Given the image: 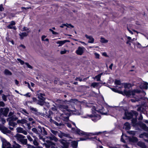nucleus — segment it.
I'll return each instance as SVG.
<instances>
[{
  "label": "nucleus",
  "instance_id": "obj_56",
  "mask_svg": "<svg viewBox=\"0 0 148 148\" xmlns=\"http://www.w3.org/2000/svg\"><path fill=\"white\" fill-rule=\"evenodd\" d=\"M4 10V8L3 7V5L2 4L0 5V11H3Z\"/></svg>",
  "mask_w": 148,
  "mask_h": 148
},
{
  "label": "nucleus",
  "instance_id": "obj_49",
  "mask_svg": "<svg viewBox=\"0 0 148 148\" xmlns=\"http://www.w3.org/2000/svg\"><path fill=\"white\" fill-rule=\"evenodd\" d=\"M8 97V95H5L4 94H2V97L3 99V100L6 101H7V97Z\"/></svg>",
  "mask_w": 148,
  "mask_h": 148
},
{
  "label": "nucleus",
  "instance_id": "obj_18",
  "mask_svg": "<svg viewBox=\"0 0 148 148\" xmlns=\"http://www.w3.org/2000/svg\"><path fill=\"white\" fill-rule=\"evenodd\" d=\"M2 147V148H11L10 144L5 140L3 142Z\"/></svg>",
  "mask_w": 148,
  "mask_h": 148
},
{
  "label": "nucleus",
  "instance_id": "obj_55",
  "mask_svg": "<svg viewBox=\"0 0 148 148\" xmlns=\"http://www.w3.org/2000/svg\"><path fill=\"white\" fill-rule=\"evenodd\" d=\"M92 140L96 141H99L101 142L99 140V138H98L97 136H95L94 138H92Z\"/></svg>",
  "mask_w": 148,
  "mask_h": 148
},
{
  "label": "nucleus",
  "instance_id": "obj_50",
  "mask_svg": "<svg viewBox=\"0 0 148 148\" xmlns=\"http://www.w3.org/2000/svg\"><path fill=\"white\" fill-rule=\"evenodd\" d=\"M21 31L22 32H23L24 31H26L27 32V31H30L29 30V29L26 27H24L22 29H21Z\"/></svg>",
  "mask_w": 148,
  "mask_h": 148
},
{
  "label": "nucleus",
  "instance_id": "obj_38",
  "mask_svg": "<svg viewBox=\"0 0 148 148\" xmlns=\"http://www.w3.org/2000/svg\"><path fill=\"white\" fill-rule=\"evenodd\" d=\"M132 95L134 96L135 95L136 93H139L141 92V90L138 89H134L132 90Z\"/></svg>",
  "mask_w": 148,
  "mask_h": 148
},
{
  "label": "nucleus",
  "instance_id": "obj_64",
  "mask_svg": "<svg viewBox=\"0 0 148 148\" xmlns=\"http://www.w3.org/2000/svg\"><path fill=\"white\" fill-rule=\"evenodd\" d=\"M33 119L31 117L29 118L28 119V120L29 121H32V123L34 124L35 123V122L34 121H33Z\"/></svg>",
  "mask_w": 148,
  "mask_h": 148
},
{
  "label": "nucleus",
  "instance_id": "obj_7",
  "mask_svg": "<svg viewBox=\"0 0 148 148\" xmlns=\"http://www.w3.org/2000/svg\"><path fill=\"white\" fill-rule=\"evenodd\" d=\"M50 131L53 134H51V136L49 137L48 138L51 140H54L56 142L58 141V139L55 136L58 135L59 131L52 129H51Z\"/></svg>",
  "mask_w": 148,
  "mask_h": 148
},
{
  "label": "nucleus",
  "instance_id": "obj_59",
  "mask_svg": "<svg viewBox=\"0 0 148 148\" xmlns=\"http://www.w3.org/2000/svg\"><path fill=\"white\" fill-rule=\"evenodd\" d=\"M68 24L67 23H66V24H63L62 25H60V27L61 28H63L64 27V26H66L67 27H69L68 26Z\"/></svg>",
  "mask_w": 148,
  "mask_h": 148
},
{
  "label": "nucleus",
  "instance_id": "obj_34",
  "mask_svg": "<svg viewBox=\"0 0 148 148\" xmlns=\"http://www.w3.org/2000/svg\"><path fill=\"white\" fill-rule=\"evenodd\" d=\"M129 141L130 142H136L138 141V139L137 138L135 137H132L129 138Z\"/></svg>",
  "mask_w": 148,
  "mask_h": 148
},
{
  "label": "nucleus",
  "instance_id": "obj_46",
  "mask_svg": "<svg viewBox=\"0 0 148 148\" xmlns=\"http://www.w3.org/2000/svg\"><path fill=\"white\" fill-rule=\"evenodd\" d=\"M140 98H134L131 99V101L132 102H135L136 101H140Z\"/></svg>",
  "mask_w": 148,
  "mask_h": 148
},
{
  "label": "nucleus",
  "instance_id": "obj_11",
  "mask_svg": "<svg viewBox=\"0 0 148 148\" xmlns=\"http://www.w3.org/2000/svg\"><path fill=\"white\" fill-rule=\"evenodd\" d=\"M0 130L4 134H10L11 132L8 128L2 125H0Z\"/></svg>",
  "mask_w": 148,
  "mask_h": 148
},
{
  "label": "nucleus",
  "instance_id": "obj_36",
  "mask_svg": "<svg viewBox=\"0 0 148 148\" xmlns=\"http://www.w3.org/2000/svg\"><path fill=\"white\" fill-rule=\"evenodd\" d=\"M4 73L6 75H12V72L7 69H5V70Z\"/></svg>",
  "mask_w": 148,
  "mask_h": 148
},
{
  "label": "nucleus",
  "instance_id": "obj_32",
  "mask_svg": "<svg viewBox=\"0 0 148 148\" xmlns=\"http://www.w3.org/2000/svg\"><path fill=\"white\" fill-rule=\"evenodd\" d=\"M58 135L60 138H62L63 136H66V134L60 131H59Z\"/></svg>",
  "mask_w": 148,
  "mask_h": 148
},
{
  "label": "nucleus",
  "instance_id": "obj_61",
  "mask_svg": "<svg viewBox=\"0 0 148 148\" xmlns=\"http://www.w3.org/2000/svg\"><path fill=\"white\" fill-rule=\"evenodd\" d=\"M0 121H1L3 124L5 123L6 121L5 119L3 118H1L0 119Z\"/></svg>",
  "mask_w": 148,
  "mask_h": 148
},
{
  "label": "nucleus",
  "instance_id": "obj_43",
  "mask_svg": "<svg viewBox=\"0 0 148 148\" xmlns=\"http://www.w3.org/2000/svg\"><path fill=\"white\" fill-rule=\"evenodd\" d=\"M99 83L97 82H93L91 84V86L93 87V88H95L96 87L98 86V85Z\"/></svg>",
  "mask_w": 148,
  "mask_h": 148
},
{
  "label": "nucleus",
  "instance_id": "obj_14",
  "mask_svg": "<svg viewBox=\"0 0 148 148\" xmlns=\"http://www.w3.org/2000/svg\"><path fill=\"white\" fill-rule=\"evenodd\" d=\"M16 24V22L14 21H12L10 22V24L7 26V27L8 29H13L15 30L16 29V28L15 26H14Z\"/></svg>",
  "mask_w": 148,
  "mask_h": 148
},
{
  "label": "nucleus",
  "instance_id": "obj_26",
  "mask_svg": "<svg viewBox=\"0 0 148 148\" xmlns=\"http://www.w3.org/2000/svg\"><path fill=\"white\" fill-rule=\"evenodd\" d=\"M138 115V113H136V114L134 116V118H133L132 120V122L134 124H136V123Z\"/></svg>",
  "mask_w": 148,
  "mask_h": 148
},
{
  "label": "nucleus",
  "instance_id": "obj_54",
  "mask_svg": "<svg viewBox=\"0 0 148 148\" xmlns=\"http://www.w3.org/2000/svg\"><path fill=\"white\" fill-rule=\"evenodd\" d=\"M17 60L21 65H23L25 63L20 58L17 59Z\"/></svg>",
  "mask_w": 148,
  "mask_h": 148
},
{
  "label": "nucleus",
  "instance_id": "obj_52",
  "mask_svg": "<svg viewBox=\"0 0 148 148\" xmlns=\"http://www.w3.org/2000/svg\"><path fill=\"white\" fill-rule=\"evenodd\" d=\"M55 119L56 121H57L58 122H62L61 119L60 117H57L55 118Z\"/></svg>",
  "mask_w": 148,
  "mask_h": 148
},
{
  "label": "nucleus",
  "instance_id": "obj_19",
  "mask_svg": "<svg viewBox=\"0 0 148 148\" xmlns=\"http://www.w3.org/2000/svg\"><path fill=\"white\" fill-rule=\"evenodd\" d=\"M30 32V31H27L26 32H20L19 34V36H20V39H23L25 37H26L28 35L29 33Z\"/></svg>",
  "mask_w": 148,
  "mask_h": 148
},
{
  "label": "nucleus",
  "instance_id": "obj_45",
  "mask_svg": "<svg viewBox=\"0 0 148 148\" xmlns=\"http://www.w3.org/2000/svg\"><path fill=\"white\" fill-rule=\"evenodd\" d=\"M69 101L71 103H75L78 102V100L76 99H71Z\"/></svg>",
  "mask_w": 148,
  "mask_h": 148
},
{
  "label": "nucleus",
  "instance_id": "obj_63",
  "mask_svg": "<svg viewBox=\"0 0 148 148\" xmlns=\"http://www.w3.org/2000/svg\"><path fill=\"white\" fill-rule=\"evenodd\" d=\"M5 104L2 101H0V106L4 107L5 106Z\"/></svg>",
  "mask_w": 148,
  "mask_h": 148
},
{
  "label": "nucleus",
  "instance_id": "obj_17",
  "mask_svg": "<svg viewBox=\"0 0 148 148\" xmlns=\"http://www.w3.org/2000/svg\"><path fill=\"white\" fill-rule=\"evenodd\" d=\"M106 110L105 111V109L104 107L101 106V108L99 109L98 110H97L98 113H100L102 115H106L107 113V109L106 108Z\"/></svg>",
  "mask_w": 148,
  "mask_h": 148
},
{
  "label": "nucleus",
  "instance_id": "obj_62",
  "mask_svg": "<svg viewBox=\"0 0 148 148\" xmlns=\"http://www.w3.org/2000/svg\"><path fill=\"white\" fill-rule=\"evenodd\" d=\"M87 139H88V138L86 137L81 138H80V141H84L86 140Z\"/></svg>",
  "mask_w": 148,
  "mask_h": 148
},
{
  "label": "nucleus",
  "instance_id": "obj_9",
  "mask_svg": "<svg viewBox=\"0 0 148 148\" xmlns=\"http://www.w3.org/2000/svg\"><path fill=\"white\" fill-rule=\"evenodd\" d=\"M60 145L62 148H68L69 145V143L67 141L62 139L59 140Z\"/></svg>",
  "mask_w": 148,
  "mask_h": 148
},
{
  "label": "nucleus",
  "instance_id": "obj_57",
  "mask_svg": "<svg viewBox=\"0 0 148 148\" xmlns=\"http://www.w3.org/2000/svg\"><path fill=\"white\" fill-rule=\"evenodd\" d=\"M27 137L28 140L30 142L33 141V140L32 138L31 137V136H29L28 135L27 136Z\"/></svg>",
  "mask_w": 148,
  "mask_h": 148
},
{
  "label": "nucleus",
  "instance_id": "obj_8",
  "mask_svg": "<svg viewBox=\"0 0 148 148\" xmlns=\"http://www.w3.org/2000/svg\"><path fill=\"white\" fill-rule=\"evenodd\" d=\"M86 116L91 118L92 120L94 122H96L101 119V116L100 115L95 114L91 115L87 114Z\"/></svg>",
  "mask_w": 148,
  "mask_h": 148
},
{
  "label": "nucleus",
  "instance_id": "obj_40",
  "mask_svg": "<svg viewBox=\"0 0 148 148\" xmlns=\"http://www.w3.org/2000/svg\"><path fill=\"white\" fill-rule=\"evenodd\" d=\"M45 113L47 116L49 118L51 117V115H52L53 114L52 112L50 110H49V111H48V112H47V111H46L45 112Z\"/></svg>",
  "mask_w": 148,
  "mask_h": 148
},
{
  "label": "nucleus",
  "instance_id": "obj_6",
  "mask_svg": "<svg viewBox=\"0 0 148 148\" xmlns=\"http://www.w3.org/2000/svg\"><path fill=\"white\" fill-rule=\"evenodd\" d=\"M137 112L136 111L131 110L130 112H125V117H123V119H130L132 118Z\"/></svg>",
  "mask_w": 148,
  "mask_h": 148
},
{
  "label": "nucleus",
  "instance_id": "obj_25",
  "mask_svg": "<svg viewBox=\"0 0 148 148\" xmlns=\"http://www.w3.org/2000/svg\"><path fill=\"white\" fill-rule=\"evenodd\" d=\"M46 147L47 148H55V143L50 141L47 144Z\"/></svg>",
  "mask_w": 148,
  "mask_h": 148
},
{
  "label": "nucleus",
  "instance_id": "obj_29",
  "mask_svg": "<svg viewBox=\"0 0 148 148\" xmlns=\"http://www.w3.org/2000/svg\"><path fill=\"white\" fill-rule=\"evenodd\" d=\"M124 127L125 130H129L131 127L130 124L128 122H126L124 125Z\"/></svg>",
  "mask_w": 148,
  "mask_h": 148
},
{
  "label": "nucleus",
  "instance_id": "obj_33",
  "mask_svg": "<svg viewBox=\"0 0 148 148\" xmlns=\"http://www.w3.org/2000/svg\"><path fill=\"white\" fill-rule=\"evenodd\" d=\"M103 74L102 73H100L97 75L96 76L94 77V79H96L97 81H100L101 80V77Z\"/></svg>",
  "mask_w": 148,
  "mask_h": 148
},
{
  "label": "nucleus",
  "instance_id": "obj_41",
  "mask_svg": "<svg viewBox=\"0 0 148 148\" xmlns=\"http://www.w3.org/2000/svg\"><path fill=\"white\" fill-rule=\"evenodd\" d=\"M141 127L145 131H147L148 130V127L146 126L145 124L143 123L141 125Z\"/></svg>",
  "mask_w": 148,
  "mask_h": 148
},
{
  "label": "nucleus",
  "instance_id": "obj_4",
  "mask_svg": "<svg viewBox=\"0 0 148 148\" xmlns=\"http://www.w3.org/2000/svg\"><path fill=\"white\" fill-rule=\"evenodd\" d=\"M140 101L142 99L141 106L138 107L137 109V110L138 111L143 112L144 111L145 109L143 106L145 107L147 105V103H148V98L146 97H140Z\"/></svg>",
  "mask_w": 148,
  "mask_h": 148
},
{
  "label": "nucleus",
  "instance_id": "obj_23",
  "mask_svg": "<svg viewBox=\"0 0 148 148\" xmlns=\"http://www.w3.org/2000/svg\"><path fill=\"white\" fill-rule=\"evenodd\" d=\"M15 136L16 139L20 142L25 137L24 136L19 134H16Z\"/></svg>",
  "mask_w": 148,
  "mask_h": 148
},
{
  "label": "nucleus",
  "instance_id": "obj_42",
  "mask_svg": "<svg viewBox=\"0 0 148 148\" xmlns=\"http://www.w3.org/2000/svg\"><path fill=\"white\" fill-rule=\"evenodd\" d=\"M99 109H97L94 106H93L92 108V113L93 114H96V112H97V110H98Z\"/></svg>",
  "mask_w": 148,
  "mask_h": 148
},
{
  "label": "nucleus",
  "instance_id": "obj_21",
  "mask_svg": "<svg viewBox=\"0 0 148 148\" xmlns=\"http://www.w3.org/2000/svg\"><path fill=\"white\" fill-rule=\"evenodd\" d=\"M27 120L25 119H22L21 120H18L17 121V123L18 124H21V126L25 127L24 124L26 123Z\"/></svg>",
  "mask_w": 148,
  "mask_h": 148
},
{
  "label": "nucleus",
  "instance_id": "obj_15",
  "mask_svg": "<svg viewBox=\"0 0 148 148\" xmlns=\"http://www.w3.org/2000/svg\"><path fill=\"white\" fill-rule=\"evenodd\" d=\"M85 49V48L84 47H79L76 51V53L78 55L80 56L82 55L84 53Z\"/></svg>",
  "mask_w": 148,
  "mask_h": 148
},
{
  "label": "nucleus",
  "instance_id": "obj_47",
  "mask_svg": "<svg viewBox=\"0 0 148 148\" xmlns=\"http://www.w3.org/2000/svg\"><path fill=\"white\" fill-rule=\"evenodd\" d=\"M23 130V129L21 127H18L16 128L17 131L18 133H21Z\"/></svg>",
  "mask_w": 148,
  "mask_h": 148
},
{
  "label": "nucleus",
  "instance_id": "obj_53",
  "mask_svg": "<svg viewBox=\"0 0 148 148\" xmlns=\"http://www.w3.org/2000/svg\"><path fill=\"white\" fill-rule=\"evenodd\" d=\"M115 84L118 85H121V82L119 80H116L114 82Z\"/></svg>",
  "mask_w": 148,
  "mask_h": 148
},
{
  "label": "nucleus",
  "instance_id": "obj_24",
  "mask_svg": "<svg viewBox=\"0 0 148 148\" xmlns=\"http://www.w3.org/2000/svg\"><path fill=\"white\" fill-rule=\"evenodd\" d=\"M1 109L2 110L3 115L4 116L7 117L9 111V109L8 108H1Z\"/></svg>",
  "mask_w": 148,
  "mask_h": 148
},
{
  "label": "nucleus",
  "instance_id": "obj_48",
  "mask_svg": "<svg viewBox=\"0 0 148 148\" xmlns=\"http://www.w3.org/2000/svg\"><path fill=\"white\" fill-rule=\"evenodd\" d=\"M23 145H26L27 144V140L26 139H24V138L20 142Z\"/></svg>",
  "mask_w": 148,
  "mask_h": 148
},
{
  "label": "nucleus",
  "instance_id": "obj_10",
  "mask_svg": "<svg viewBox=\"0 0 148 148\" xmlns=\"http://www.w3.org/2000/svg\"><path fill=\"white\" fill-rule=\"evenodd\" d=\"M69 115L70 114L69 112H65L61 114L60 117L63 121H67L69 119Z\"/></svg>",
  "mask_w": 148,
  "mask_h": 148
},
{
  "label": "nucleus",
  "instance_id": "obj_20",
  "mask_svg": "<svg viewBox=\"0 0 148 148\" xmlns=\"http://www.w3.org/2000/svg\"><path fill=\"white\" fill-rule=\"evenodd\" d=\"M148 83L146 82H144L143 83H142L140 85V88L142 89H147L148 88Z\"/></svg>",
  "mask_w": 148,
  "mask_h": 148
},
{
  "label": "nucleus",
  "instance_id": "obj_35",
  "mask_svg": "<svg viewBox=\"0 0 148 148\" xmlns=\"http://www.w3.org/2000/svg\"><path fill=\"white\" fill-rule=\"evenodd\" d=\"M13 143L14 144L11 148H21V146L18 144H17L15 141H14Z\"/></svg>",
  "mask_w": 148,
  "mask_h": 148
},
{
  "label": "nucleus",
  "instance_id": "obj_30",
  "mask_svg": "<svg viewBox=\"0 0 148 148\" xmlns=\"http://www.w3.org/2000/svg\"><path fill=\"white\" fill-rule=\"evenodd\" d=\"M69 42V41L67 40H65L64 41H57V43L59 44V45L58 46V47L62 46V45L64 44L65 42Z\"/></svg>",
  "mask_w": 148,
  "mask_h": 148
},
{
  "label": "nucleus",
  "instance_id": "obj_16",
  "mask_svg": "<svg viewBox=\"0 0 148 148\" xmlns=\"http://www.w3.org/2000/svg\"><path fill=\"white\" fill-rule=\"evenodd\" d=\"M59 109L63 112H67L68 110V107L67 105L60 104L58 106Z\"/></svg>",
  "mask_w": 148,
  "mask_h": 148
},
{
  "label": "nucleus",
  "instance_id": "obj_13",
  "mask_svg": "<svg viewBox=\"0 0 148 148\" xmlns=\"http://www.w3.org/2000/svg\"><path fill=\"white\" fill-rule=\"evenodd\" d=\"M50 121L51 123L54 124L56 126L58 127H63L64 125V124L62 122H58L55 121L51 119H50Z\"/></svg>",
  "mask_w": 148,
  "mask_h": 148
},
{
  "label": "nucleus",
  "instance_id": "obj_58",
  "mask_svg": "<svg viewBox=\"0 0 148 148\" xmlns=\"http://www.w3.org/2000/svg\"><path fill=\"white\" fill-rule=\"evenodd\" d=\"M25 64L27 65V67L29 68L32 69V67L30 65L29 63L27 62H25Z\"/></svg>",
  "mask_w": 148,
  "mask_h": 148
},
{
  "label": "nucleus",
  "instance_id": "obj_22",
  "mask_svg": "<svg viewBox=\"0 0 148 148\" xmlns=\"http://www.w3.org/2000/svg\"><path fill=\"white\" fill-rule=\"evenodd\" d=\"M85 36L86 38L89 39L88 43H92L94 42V39L92 36H89L87 34H86Z\"/></svg>",
  "mask_w": 148,
  "mask_h": 148
},
{
  "label": "nucleus",
  "instance_id": "obj_12",
  "mask_svg": "<svg viewBox=\"0 0 148 148\" xmlns=\"http://www.w3.org/2000/svg\"><path fill=\"white\" fill-rule=\"evenodd\" d=\"M29 109L31 112L35 115L38 116L40 115L41 113L38 112V110L37 108L30 106L29 107Z\"/></svg>",
  "mask_w": 148,
  "mask_h": 148
},
{
  "label": "nucleus",
  "instance_id": "obj_44",
  "mask_svg": "<svg viewBox=\"0 0 148 148\" xmlns=\"http://www.w3.org/2000/svg\"><path fill=\"white\" fill-rule=\"evenodd\" d=\"M100 41L102 43H106L108 41V40H106L105 38L102 37L101 38Z\"/></svg>",
  "mask_w": 148,
  "mask_h": 148
},
{
  "label": "nucleus",
  "instance_id": "obj_39",
  "mask_svg": "<svg viewBox=\"0 0 148 148\" xmlns=\"http://www.w3.org/2000/svg\"><path fill=\"white\" fill-rule=\"evenodd\" d=\"M20 112H21L22 114L27 115L29 114V113L26 111V110L25 109H22L20 110Z\"/></svg>",
  "mask_w": 148,
  "mask_h": 148
},
{
  "label": "nucleus",
  "instance_id": "obj_1",
  "mask_svg": "<svg viewBox=\"0 0 148 148\" xmlns=\"http://www.w3.org/2000/svg\"><path fill=\"white\" fill-rule=\"evenodd\" d=\"M66 124L68 127L70 128H71L72 130L77 134L80 136L85 135L87 136H88L90 135L89 133L84 132L80 130L79 129L77 128V129H75V128L71 127V125L69 123H66Z\"/></svg>",
  "mask_w": 148,
  "mask_h": 148
},
{
  "label": "nucleus",
  "instance_id": "obj_28",
  "mask_svg": "<svg viewBox=\"0 0 148 148\" xmlns=\"http://www.w3.org/2000/svg\"><path fill=\"white\" fill-rule=\"evenodd\" d=\"M78 146V142L76 141L73 140L71 142V146L73 148H77Z\"/></svg>",
  "mask_w": 148,
  "mask_h": 148
},
{
  "label": "nucleus",
  "instance_id": "obj_5",
  "mask_svg": "<svg viewBox=\"0 0 148 148\" xmlns=\"http://www.w3.org/2000/svg\"><path fill=\"white\" fill-rule=\"evenodd\" d=\"M18 119V118L15 116H12L7 118V121L8 122L9 125L13 127H15L17 125V123L14 122Z\"/></svg>",
  "mask_w": 148,
  "mask_h": 148
},
{
  "label": "nucleus",
  "instance_id": "obj_2",
  "mask_svg": "<svg viewBox=\"0 0 148 148\" xmlns=\"http://www.w3.org/2000/svg\"><path fill=\"white\" fill-rule=\"evenodd\" d=\"M32 130L34 133L37 134H41L45 136L47 135V132L45 128L40 126H38V129L35 128H33L32 129Z\"/></svg>",
  "mask_w": 148,
  "mask_h": 148
},
{
  "label": "nucleus",
  "instance_id": "obj_37",
  "mask_svg": "<svg viewBox=\"0 0 148 148\" xmlns=\"http://www.w3.org/2000/svg\"><path fill=\"white\" fill-rule=\"evenodd\" d=\"M24 125H25V128H27L28 130H30L31 129V127L30 126V123H28L27 121L26 123L24 124Z\"/></svg>",
  "mask_w": 148,
  "mask_h": 148
},
{
  "label": "nucleus",
  "instance_id": "obj_27",
  "mask_svg": "<svg viewBox=\"0 0 148 148\" xmlns=\"http://www.w3.org/2000/svg\"><path fill=\"white\" fill-rule=\"evenodd\" d=\"M138 146L142 148H147V147L145 145L144 143L141 141H139L138 143Z\"/></svg>",
  "mask_w": 148,
  "mask_h": 148
},
{
  "label": "nucleus",
  "instance_id": "obj_51",
  "mask_svg": "<svg viewBox=\"0 0 148 148\" xmlns=\"http://www.w3.org/2000/svg\"><path fill=\"white\" fill-rule=\"evenodd\" d=\"M131 84H130L125 83L124 84V87L125 88H128L131 87Z\"/></svg>",
  "mask_w": 148,
  "mask_h": 148
},
{
  "label": "nucleus",
  "instance_id": "obj_31",
  "mask_svg": "<svg viewBox=\"0 0 148 148\" xmlns=\"http://www.w3.org/2000/svg\"><path fill=\"white\" fill-rule=\"evenodd\" d=\"M123 92L126 95V96H130L131 95H132V90H128L127 91L125 90H124L123 91Z\"/></svg>",
  "mask_w": 148,
  "mask_h": 148
},
{
  "label": "nucleus",
  "instance_id": "obj_60",
  "mask_svg": "<svg viewBox=\"0 0 148 148\" xmlns=\"http://www.w3.org/2000/svg\"><path fill=\"white\" fill-rule=\"evenodd\" d=\"M94 54L96 58L97 59H99V58L100 55L99 54L95 53Z\"/></svg>",
  "mask_w": 148,
  "mask_h": 148
},
{
  "label": "nucleus",
  "instance_id": "obj_3",
  "mask_svg": "<svg viewBox=\"0 0 148 148\" xmlns=\"http://www.w3.org/2000/svg\"><path fill=\"white\" fill-rule=\"evenodd\" d=\"M37 95L38 99L37 103L41 106L44 105L45 103V94L40 93L38 91L37 93Z\"/></svg>",
  "mask_w": 148,
  "mask_h": 148
}]
</instances>
